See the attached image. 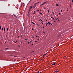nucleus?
Wrapping results in <instances>:
<instances>
[{"label":"nucleus","instance_id":"nucleus-31","mask_svg":"<svg viewBox=\"0 0 73 73\" xmlns=\"http://www.w3.org/2000/svg\"><path fill=\"white\" fill-rule=\"evenodd\" d=\"M60 15V13H59Z\"/></svg>","mask_w":73,"mask_h":73},{"label":"nucleus","instance_id":"nucleus-29","mask_svg":"<svg viewBox=\"0 0 73 73\" xmlns=\"http://www.w3.org/2000/svg\"><path fill=\"white\" fill-rule=\"evenodd\" d=\"M25 58V57H24L23 58Z\"/></svg>","mask_w":73,"mask_h":73},{"label":"nucleus","instance_id":"nucleus-55","mask_svg":"<svg viewBox=\"0 0 73 73\" xmlns=\"http://www.w3.org/2000/svg\"><path fill=\"white\" fill-rule=\"evenodd\" d=\"M27 40V39H25V40Z\"/></svg>","mask_w":73,"mask_h":73},{"label":"nucleus","instance_id":"nucleus-53","mask_svg":"<svg viewBox=\"0 0 73 73\" xmlns=\"http://www.w3.org/2000/svg\"><path fill=\"white\" fill-rule=\"evenodd\" d=\"M35 42H37V41H35Z\"/></svg>","mask_w":73,"mask_h":73},{"label":"nucleus","instance_id":"nucleus-11","mask_svg":"<svg viewBox=\"0 0 73 73\" xmlns=\"http://www.w3.org/2000/svg\"><path fill=\"white\" fill-rule=\"evenodd\" d=\"M34 13L33 14H35V11H34Z\"/></svg>","mask_w":73,"mask_h":73},{"label":"nucleus","instance_id":"nucleus-33","mask_svg":"<svg viewBox=\"0 0 73 73\" xmlns=\"http://www.w3.org/2000/svg\"><path fill=\"white\" fill-rule=\"evenodd\" d=\"M46 21H47V20H46Z\"/></svg>","mask_w":73,"mask_h":73},{"label":"nucleus","instance_id":"nucleus-15","mask_svg":"<svg viewBox=\"0 0 73 73\" xmlns=\"http://www.w3.org/2000/svg\"><path fill=\"white\" fill-rule=\"evenodd\" d=\"M1 29V26L0 27V29Z\"/></svg>","mask_w":73,"mask_h":73},{"label":"nucleus","instance_id":"nucleus-17","mask_svg":"<svg viewBox=\"0 0 73 73\" xmlns=\"http://www.w3.org/2000/svg\"><path fill=\"white\" fill-rule=\"evenodd\" d=\"M36 3V4H38V3H39V2H37V3Z\"/></svg>","mask_w":73,"mask_h":73},{"label":"nucleus","instance_id":"nucleus-37","mask_svg":"<svg viewBox=\"0 0 73 73\" xmlns=\"http://www.w3.org/2000/svg\"><path fill=\"white\" fill-rule=\"evenodd\" d=\"M37 11H39V10H37Z\"/></svg>","mask_w":73,"mask_h":73},{"label":"nucleus","instance_id":"nucleus-22","mask_svg":"<svg viewBox=\"0 0 73 73\" xmlns=\"http://www.w3.org/2000/svg\"><path fill=\"white\" fill-rule=\"evenodd\" d=\"M51 17V18H52V19H53V18L52 17Z\"/></svg>","mask_w":73,"mask_h":73},{"label":"nucleus","instance_id":"nucleus-26","mask_svg":"<svg viewBox=\"0 0 73 73\" xmlns=\"http://www.w3.org/2000/svg\"><path fill=\"white\" fill-rule=\"evenodd\" d=\"M44 5V4H42L41 5H42H42Z\"/></svg>","mask_w":73,"mask_h":73},{"label":"nucleus","instance_id":"nucleus-59","mask_svg":"<svg viewBox=\"0 0 73 73\" xmlns=\"http://www.w3.org/2000/svg\"><path fill=\"white\" fill-rule=\"evenodd\" d=\"M32 52H31V53H32Z\"/></svg>","mask_w":73,"mask_h":73},{"label":"nucleus","instance_id":"nucleus-38","mask_svg":"<svg viewBox=\"0 0 73 73\" xmlns=\"http://www.w3.org/2000/svg\"><path fill=\"white\" fill-rule=\"evenodd\" d=\"M30 11V10H29V12H28V14H29V13Z\"/></svg>","mask_w":73,"mask_h":73},{"label":"nucleus","instance_id":"nucleus-32","mask_svg":"<svg viewBox=\"0 0 73 73\" xmlns=\"http://www.w3.org/2000/svg\"><path fill=\"white\" fill-rule=\"evenodd\" d=\"M53 19L54 20V18H53Z\"/></svg>","mask_w":73,"mask_h":73},{"label":"nucleus","instance_id":"nucleus-48","mask_svg":"<svg viewBox=\"0 0 73 73\" xmlns=\"http://www.w3.org/2000/svg\"><path fill=\"white\" fill-rule=\"evenodd\" d=\"M39 38L37 39V40H39Z\"/></svg>","mask_w":73,"mask_h":73},{"label":"nucleus","instance_id":"nucleus-2","mask_svg":"<svg viewBox=\"0 0 73 73\" xmlns=\"http://www.w3.org/2000/svg\"><path fill=\"white\" fill-rule=\"evenodd\" d=\"M55 64H56V63L55 62H54L53 64H52V66H54Z\"/></svg>","mask_w":73,"mask_h":73},{"label":"nucleus","instance_id":"nucleus-40","mask_svg":"<svg viewBox=\"0 0 73 73\" xmlns=\"http://www.w3.org/2000/svg\"><path fill=\"white\" fill-rule=\"evenodd\" d=\"M44 9H46V8H44Z\"/></svg>","mask_w":73,"mask_h":73},{"label":"nucleus","instance_id":"nucleus-5","mask_svg":"<svg viewBox=\"0 0 73 73\" xmlns=\"http://www.w3.org/2000/svg\"><path fill=\"white\" fill-rule=\"evenodd\" d=\"M32 8V7L31 6L29 8V9H30L29 10H30Z\"/></svg>","mask_w":73,"mask_h":73},{"label":"nucleus","instance_id":"nucleus-43","mask_svg":"<svg viewBox=\"0 0 73 73\" xmlns=\"http://www.w3.org/2000/svg\"><path fill=\"white\" fill-rule=\"evenodd\" d=\"M58 21H59V19H58Z\"/></svg>","mask_w":73,"mask_h":73},{"label":"nucleus","instance_id":"nucleus-8","mask_svg":"<svg viewBox=\"0 0 73 73\" xmlns=\"http://www.w3.org/2000/svg\"><path fill=\"white\" fill-rule=\"evenodd\" d=\"M46 3V2H44V3H43V4L44 5L45 3Z\"/></svg>","mask_w":73,"mask_h":73},{"label":"nucleus","instance_id":"nucleus-1","mask_svg":"<svg viewBox=\"0 0 73 73\" xmlns=\"http://www.w3.org/2000/svg\"><path fill=\"white\" fill-rule=\"evenodd\" d=\"M36 7V5H35L33 6V8H34L35 7Z\"/></svg>","mask_w":73,"mask_h":73},{"label":"nucleus","instance_id":"nucleus-23","mask_svg":"<svg viewBox=\"0 0 73 73\" xmlns=\"http://www.w3.org/2000/svg\"><path fill=\"white\" fill-rule=\"evenodd\" d=\"M8 48H5V49H8Z\"/></svg>","mask_w":73,"mask_h":73},{"label":"nucleus","instance_id":"nucleus-54","mask_svg":"<svg viewBox=\"0 0 73 73\" xmlns=\"http://www.w3.org/2000/svg\"><path fill=\"white\" fill-rule=\"evenodd\" d=\"M42 28H44V27H42Z\"/></svg>","mask_w":73,"mask_h":73},{"label":"nucleus","instance_id":"nucleus-63","mask_svg":"<svg viewBox=\"0 0 73 73\" xmlns=\"http://www.w3.org/2000/svg\"><path fill=\"white\" fill-rule=\"evenodd\" d=\"M27 39H28V38H27Z\"/></svg>","mask_w":73,"mask_h":73},{"label":"nucleus","instance_id":"nucleus-16","mask_svg":"<svg viewBox=\"0 0 73 73\" xmlns=\"http://www.w3.org/2000/svg\"><path fill=\"white\" fill-rule=\"evenodd\" d=\"M46 55V54H44V55H43V56H45Z\"/></svg>","mask_w":73,"mask_h":73},{"label":"nucleus","instance_id":"nucleus-51","mask_svg":"<svg viewBox=\"0 0 73 73\" xmlns=\"http://www.w3.org/2000/svg\"><path fill=\"white\" fill-rule=\"evenodd\" d=\"M29 43H30V42H28V44H29Z\"/></svg>","mask_w":73,"mask_h":73},{"label":"nucleus","instance_id":"nucleus-9","mask_svg":"<svg viewBox=\"0 0 73 73\" xmlns=\"http://www.w3.org/2000/svg\"><path fill=\"white\" fill-rule=\"evenodd\" d=\"M32 23L34 25H35V24L33 22H32Z\"/></svg>","mask_w":73,"mask_h":73},{"label":"nucleus","instance_id":"nucleus-12","mask_svg":"<svg viewBox=\"0 0 73 73\" xmlns=\"http://www.w3.org/2000/svg\"><path fill=\"white\" fill-rule=\"evenodd\" d=\"M37 73H41V72H40L39 71H38L37 72Z\"/></svg>","mask_w":73,"mask_h":73},{"label":"nucleus","instance_id":"nucleus-44","mask_svg":"<svg viewBox=\"0 0 73 73\" xmlns=\"http://www.w3.org/2000/svg\"><path fill=\"white\" fill-rule=\"evenodd\" d=\"M41 23H42V24H43V23H42V22Z\"/></svg>","mask_w":73,"mask_h":73},{"label":"nucleus","instance_id":"nucleus-62","mask_svg":"<svg viewBox=\"0 0 73 73\" xmlns=\"http://www.w3.org/2000/svg\"><path fill=\"white\" fill-rule=\"evenodd\" d=\"M54 22H55V21H54Z\"/></svg>","mask_w":73,"mask_h":73},{"label":"nucleus","instance_id":"nucleus-58","mask_svg":"<svg viewBox=\"0 0 73 73\" xmlns=\"http://www.w3.org/2000/svg\"><path fill=\"white\" fill-rule=\"evenodd\" d=\"M6 36L7 37V35H6Z\"/></svg>","mask_w":73,"mask_h":73},{"label":"nucleus","instance_id":"nucleus-41","mask_svg":"<svg viewBox=\"0 0 73 73\" xmlns=\"http://www.w3.org/2000/svg\"><path fill=\"white\" fill-rule=\"evenodd\" d=\"M46 25L47 26V24Z\"/></svg>","mask_w":73,"mask_h":73},{"label":"nucleus","instance_id":"nucleus-47","mask_svg":"<svg viewBox=\"0 0 73 73\" xmlns=\"http://www.w3.org/2000/svg\"><path fill=\"white\" fill-rule=\"evenodd\" d=\"M37 37H39L38 36H37Z\"/></svg>","mask_w":73,"mask_h":73},{"label":"nucleus","instance_id":"nucleus-35","mask_svg":"<svg viewBox=\"0 0 73 73\" xmlns=\"http://www.w3.org/2000/svg\"><path fill=\"white\" fill-rule=\"evenodd\" d=\"M15 43H16V41H15Z\"/></svg>","mask_w":73,"mask_h":73},{"label":"nucleus","instance_id":"nucleus-56","mask_svg":"<svg viewBox=\"0 0 73 73\" xmlns=\"http://www.w3.org/2000/svg\"><path fill=\"white\" fill-rule=\"evenodd\" d=\"M56 19V20H57V19Z\"/></svg>","mask_w":73,"mask_h":73},{"label":"nucleus","instance_id":"nucleus-25","mask_svg":"<svg viewBox=\"0 0 73 73\" xmlns=\"http://www.w3.org/2000/svg\"><path fill=\"white\" fill-rule=\"evenodd\" d=\"M40 20L41 21H42L41 19H40Z\"/></svg>","mask_w":73,"mask_h":73},{"label":"nucleus","instance_id":"nucleus-45","mask_svg":"<svg viewBox=\"0 0 73 73\" xmlns=\"http://www.w3.org/2000/svg\"><path fill=\"white\" fill-rule=\"evenodd\" d=\"M18 46H19H19H20L19 45Z\"/></svg>","mask_w":73,"mask_h":73},{"label":"nucleus","instance_id":"nucleus-13","mask_svg":"<svg viewBox=\"0 0 73 73\" xmlns=\"http://www.w3.org/2000/svg\"><path fill=\"white\" fill-rule=\"evenodd\" d=\"M40 13V15H42V13Z\"/></svg>","mask_w":73,"mask_h":73},{"label":"nucleus","instance_id":"nucleus-14","mask_svg":"<svg viewBox=\"0 0 73 73\" xmlns=\"http://www.w3.org/2000/svg\"><path fill=\"white\" fill-rule=\"evenodd\" d=\"M27 16H28L29 17V14L28 13V15H27Z\"/></svg>","mask_w":73,"mask_h":73},{"label":"nucleus","instance_id":"nucleus-18","mask_svg":"<svg viewBox=\"0 0 73 73\" xmlns=\"http://www.w3.org/2000/svg\"><path fill=\"white\" fill-rule=\"evenodd\" d=\"M8 30V28H7V31Z\"/></svg>","mask_w":73,"mask_h":73},{"label":"nucleus","instance_id":"nucleus-21","mask_svg":"<svg viewBox=\"0 0 73 73\" xmlns=\"http://www.w3.org/2000/svg\"><path fill=\"white\" fill-rule=\"evenodd\" d=\"M50 24L52 26V24L51 23H50Z\"/></svg>","mask_w":73,"mask_h":73},{"label":"nucleus","instance_id":"nucleus-52","mask_svg":"<svg viewBox=\"0 0 73 73\" xmlns=\"http://www.w3.org/2000/svg\"><path fill=\"white\" fill-rule=\"evenodd\" d=\"M33 38H34L33 36Z\"/></svg>","mask_w":73,"mask_h":73},{"label":"nucleus","instance_id":"nucleus-7","mask_svg":"<svg viewBox=\"0 0 73 73\" xmlns=\"http://www.w3.org/2000/svg\"><path fill=\"white\" fill-rule=\"evenodd\" d=\"M3 30L4 31H5V28H4Z\"/></svg>","mask_w":73,"mask_h":73},{"label":"nucleus","instance_id":"nucleus-46","mask_svg":"<svg viewBox=\"0 0 73 73\" xmlns=\"http://www.w3.org/2000/svg\"><path fill=\"white\" fill-rule=\"evenodd\" d=\"M47 54V53H46V54Z\"/></svg>","mask_w":73,"mask_h":73},{"label":"nucleus","instance_id":"nucleus-3","mask_svg":"<svg viewBox=\"0 0 73 73\" xmlns=\"http://www.w3.org/2000/svg\"><path fill=\"white\" fill-rule=\"evenodd\" d=\"M59 72V71H57V70H56V71H55V72L56 73H58Z\"/></svg>","mask_w":73,"mask_h":73},{"label":"nucleus","instance_id":"nucleus-6","mask_svg":"<svg viewBox=\"0 0 73 73\" xmlns=\"http://www.w3.org/2000/svg\"><path fill=\"white\" fill-rule=\"evenodd\" d=\"M48 23H46L47 24L50 25V22H48Z\"/></svg>","mask_w":73,"mask_h":73},{"label":"nucleus","instance_id":"nucleus-42","mask_svg":"<svg viewBox=\"0 0 73 73\" xmlns=\"http://www.w3.org/2000/svg\"><path fill=\"white\" fill-rule=\"evenodd\" d=\"M52 13L53 14H54V13L52 12Z\"/></svg>","mask_w":73,"mask_h":73},{"label":"nucleus","instance_id":"nucleus-20","mask_svg":"<svg viewBox=\"0 0 73 73\" xmlns=\"http://www.w3.org/2000/svg\"><path fill=\"white\" fill-rule=\"evenodd\" d=\"M37 4V3H35V5H36V4Z\"/></svg>","mask_w":73,"mask_h":73},{"label":"nucleus","instance_id":"nucleus-28","mask_svg":"<svg viewBox=\"0 0 73 73\" xmlns=\"http://www.w3.org/2000/svg\"><path fill=\"white\" fill-rule=\"evenodd\" d=\"M31 42H32V41L31 40V41H30V42H31Z\"/></svg>","mask_w":73,"mask_h":73},{"label":"nucleus","instance_id":"nucleus-36","mask_svg":"<svg viewBox=\"0 0 73 73\" xmlns=\"http://www.w3.org/2000/svg\"><path fill=\"white\" fill-rule=\"evenodd\" d=\"M33 44H32V45H33Z\"/></svg>","mask_w":73,"mask_h":73},{"label":"nucleus","instance_id":"nucleus-57","mask_svg":"<svg viewBox=\"0 0 73 73\" xmlns=\"http://www.w3.org/2000/svg\"><path fill=\"white\" fill-rule=\"evenodd\" d=\"M1 36V34H0V36Z\"/></svg>","mask_w":73,"mask_h":73},{"label":"nucleus","instance_id":"nucleus-34","mask_svg":"<svg viewBox=\"0 0 73 73\" xmlns=\"http://www.w3.org/2000/svg\"><path fill=\"white\" fill-rule=\"evenodd\" d=\"M2 30H3V28H2Z\"/></svg>","mask_w":73,"mask_h":73},{"label":"nucleus","instance_id":"nucleus-19","mask_svg":"<svg viewBox=\"0 0 73 73\" xmlns=\"http://www.w3.org/2000/svg\"><path fill=\"white\" fill-rule=\"evenodd\" d=\"M14 56L15 57H17V56Z\"/></svg>","mask_w":73,"mask_h":73},{"label":"nucleus","instance_id":"nucleus-61","mask_svg":"<svg viewBox=\"0 0 73 73\" xmlns=\"http://www.w3.org/2000/svg\"><path fill=\"white\" fill-rule=\"evenodd\" d=\"M16 42H17V41H16Z\"/></svg>","mask_w":73,"mask_h":73},{"label":"nucleus","instance_id":"nucleus-50","mask_svg":"<svg viewBox=\"0 0 73 73\" xmlns=\"http://www.w3.org/2000/svg\"><path fill=\"white\" fill-rule=\"evenodd\" d=\"M43 33H45V32H44Z\"/></svg>","mask_w":73,"mask_h":73},{"label":"nucleus","instance_id":"nucleus-30","mask_svg":"<svg viewBox=\"0 0 73 73\" xmlns=\"http://www.w3.org/2000/svg\"><path fill=\"white\" fill-rule=\"evenodd\" d=\"M32 29L33 30H34V29L33 28Z\"/></svg>","mask_w":73,"mask_h":73},{"label":"nucleus","instance_id":"nucleus-10","mask_svg":"<svg viewBox=\"0 0 73 73\" xmlns=\"http://www.w3.org/2000/svg\"><path fill=\"white\" fill-rule=\"evenodd\" d=\"M56 6H59V5H58V4H56Z\"/></svg>","mask_w":73,"mask_h":73},{"label":"nucleus","instance_id":"nucleus-49","mask_svg":"<svg viewBox=\"0 0 73 73\" xmlns=\"http://www.w3.org/2000/svg\"><path fill=\"white\" fill-rule=\"evenodd\" d=\"M72 2H73V1L72 0Z\"/></svg>","mask_w":73,"mask_h":73},{"label":"nucleus","instance_id":"nucleus-4","mask_svg":"<svg viewBox=\"0 0 73 73\" xmlns=\"http://www.w3.org/2000/svg\"><path fill=\"white\" fill-rule=\"evenodd\" d=\"M14 16H15V17L16 18H17V17L15 15H13Z\"/></svg>","mask_w":73,"mask_h":73},{"label":"nucleus","instance_id":"nucleus-60","mask_svg":"<svg viewBox=\"0 0 73 73\" xmlns=\"http://www.w3.org/2000/svg\"><path fill=\"white\" fill-rule=\"evenodd\" d=\"M18 37L19 38V36H18Z\"/></svg>","mask_w":73,"mask_h":73},{"label":"nucleus","instance_id":"nucleus-24","mask_svg":"<svg viewBox=\"0 0 73 73\" xmlns=\"http://www.w3.org/2000/svg\"><path fill=\"white\" fill-rule=\"evenodd\" d=\"M48 12L49 13V10H48Z\"/></svg>","mask_w":73,"mask_h":73},{"label":"nucleus","instance_id":"nucleus-27","mask_svg":"<svg viewBox=\"0 0 73 73\" xmlns=\"http://www.w3.org/2000/svg\"><path fill=\"white\" fill-rule=\"evenodd\" d=\"M61 11L62 12V10H61Z\"/></svg>","mask_w":73,"mask_h":73},{"label":"nucleus","instance_id":"nucleus-39","mask_svg":"<svg viewBox=\"0 0 73 73\" xmlns=\"http://www.w3.org/2000/svg\"><path fill=\"white\" fill-rule=\"evenodd\" d=\"M36 37H38V36H36Z\"/></svg>","mask_w":73,"mask_h":73}]
</instances>
